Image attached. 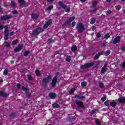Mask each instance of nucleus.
<instances>
[{
  "instance_id": "12",
  "label": "nucleus",
  "mask_w": 125,
  "mask_h": 125,
  "mask_svg": "<svg viewBox=\"0 0 125 125\" xmlns=\"http://www.w3.org/2000/svg\"><path fill=\"white\" fill-rule=\"evenodd\" d=\"M121 41V36H119L116 37L113 41V43L114 44H116L117 43H119Z\"/></svg>"
},
{
  "instance_id": "60",
  "label": "nucleus",
  "mask_w": 125,
  "mask_h": 125,
  "mask_svg": "<svg viewBox=\"0 0 125 125\" xmlns=\"http://www.w3.org/2000/svg\"><path fill=\"white\" fill-rule=\"evenodd\" d=\"M107 66H108V62H105L103 67L107 68Z\"/></svg>"
},
{
  "instance_id": "26",
  "label": "nucleus",
  "mask_w": 125,
  "mask_h": 125,
  "mask_svg": "<svg viewBox=\"0 0 125 125\" xmlns=\"http://www.w3.org/2000/svg\"><path fill=\"white\" fill-rule=\"evenodd\" d=\"M19 3H20L21 5L23 6L24 4H26V1L24 0H19Z\"/></svg>"
},
{
  "instance_id": "42",
  "label": "nucleus",
  "mask_w": 125,
  "mask_h": 125,
  "mask_svg": "<svg viewBox=\"0 0 125 125\" xmlns=\"http://www.w3.org/2000/svg\"><path fill=\"white\" fill-rule=\"evenodd\" d=\"M53 9V5H50L47 8V10H48V11H50V10H51V9Z\"/></svg>"
},
{
  "instance_id": "19",
  "label": "nucleus",
  "mask_w": 125,
  "mask_h": 125,
  "mask_svg": "<svg viewBox=\"0 0 125 125\" xmlns=\"http://www.w3.org/2000/svg\"><path fill=\"white\" fill-rule=\"evenodd\" d=\"M16 112H12L10 114L9 117L10 119H14L16 117Z\"/></svg>"
},
{
  "instance_id": "4",
  "label": "nucleus",
  "mask_w": 125,
  "mask_h": 125,
  "mask_svg": "<svg viewBox=\"0 0 125 125\" xmlns=\"http://www.w3.org/2000/svg\"><path fill=\"white\" fill-rule=\"evenodd\" d=\"M5 30L4 31V40L7 41L8 37H9V30H8V25H5L4 27Z\"/></svg>"
},
{
  "instance_id": "56",
  "label": "nucleus",
  "mask_w": 125,
  "mask_h": 125,
  "mask_svg": "<svg viewBox=\"0 0 125 125\" xmlns=\"http://www.w3.org/2000/svg\"><path fill=\"white\" fill-rule=\"evenodd\" d=\"M3 28H4V26H3V25L1 24V23L0 22V30L3 29Z\"/></svg>"
},
{
  "instance_id": "39",
  "label": "nucleus",
  "mask_w": 125,
  "mask_h": 125,
  "mask_svg": "<svg viewBox=\"0 0 125 125\" xmlns=\"http://www.w3.org/2000/svg\"><path fill=\"white\" fill-rule=\"evenodd\" d=\"M4 43L6 47H10V43H9L8 42L6 41L4 42Z\"/></svg>"
},
{
  "instance_id": "52",
  "label": "nucleus",
  "mask_w": 125,
  "mask_h": 125,
  "mask_svg": "<svg viewBox=\"0 0 125 125\" xmlns=\"http://www.w3.org/2000/svg\"><path fill=\"white\" fill-rule=\"evenodd\" d=\"M17 88H18V89H20V88H21V84H20V83H18L17 84Z\"/></svg>"
},
{
  "instance_id": "51",
  "label": "nucleus",
  "mask_w": 125,
  "mask_h": 125,
  "mask_svg": "<svg viewBox=\"0 0 125 125\" xmlns=\"http://www.w3.org/2000/svg\"><path fill=\"white\" fill-rule=\"evenodd\" d=\"M48 25L45 23L44 25L43 26V29H47V28H48Z\"/></svg>"
},
{
  "instance_id": "45",
  "label": "nucleus",
  "mask_w": 125,
  "mask_h": 125,
  "mask_svg": "<svg viewBox=\"0 0 125 125\" xmlns=\"http://www.w3.org/2000/svg\"><path fill=\"white\" fill-rule=\"evenodd\" d=\"M81 85L83 87H84V86H86L87 85V83L86 82H82L81 83Z\"/></svg>"
},
{
  "instance_id": "48",
  "label": "nucleus",
  "mask_w": 125,
  "mask_h": 125,
  "mask_svg": "<svg viewBox=\"0 0 125 125\" xmlns=\"http://www.w3.org/2000/svg\"><path fill=\"white\" fill-rule=\"evenodd\" d=\"M109 38H110V35L109 34H106L104 35V39H105L106 40H108Z\"/></svg>"
},
{
  "instance_id": "28",
  "label": "nucleus",
  "mask_w": 125,
  "mask_h": 125,
  "mask_svg": "<svg viewBox=\"0 0 125 125\" xmlns=\"http://www.w3.org/2000/svg\"><path fill=\"white\" fill-rule=\"evenodd\" d=\"M106 99H107V96L106 95H104V96L101 98V100L102 102H105V101H106Z\"/></svg>"
},
{
  "instance_id": "54",
  "label": "nucleus",
  "mask_w": 125,
  "mask_h": 125,
  "mask_svg": "<svg viewBox=\"0 0 125 125\" xmlns=\"http://www.w3.org/2000/svg\"><path fill=\"white\" fill-rule=\"evenodd\" d=\"M12 13H13V14H18V11H17V10H14L12 11Z\"/></svg>"
},
{
  "instance_id": "6",
  "label": "nucleus",
  "mask_w": 125,
  "mask_h": 125,
  "mask_svg": "<svg viewBox=\"0 0 125 125\" xmlns=\"http://www.w3.org/2000/svg\"><path fill=\"white\" fill-rule=\"evenodd\" d=\"M94 65V62H92L91 63H85L84 65H81L80 69L81 70H84V69H87L88 68H90L92 67Z\"/></svg>"
},
{
  "instance_id": "30",
  "label": "nucleus",
  "mask_w": 125,
  "mask_h": 125,
  "mask_svg": "<svg viewBox=\"0 0 125 125\" xmlns=\"http://www.w3.org/2000/svg\"><path fill=\"white\" fill-rule=\"evenodd\" d=\"M11 7H12V8H13V7H16L17 5H16V3L15 2V1H11Z\"/></svg>"
},
{
  "instance_id": "24",
  "label": "nucleus",
  "mask_w": 125,
  "mask_h": 125,
  "mask_svg": "<svg viewBox=\"0 0 125 125\" xmlns=\"http://www.w3.org/2000/svg\"><path fill=\"white\" fill-rule=\"evenodd\" d=\"M21 89L23 91H25V92L29 91V88L24 86H21Z\"/></svg>"
},
{
  "instance_id": "17",
  "label": "nucleus",
  "mask_w": 125,
  "mask_h": 125,
  "mask_svg": "<svg viewBox=\"0 0 125 125\" xmlns=\"http://www.w3.org/2000/svg\"><path fill=\"white\" fill-rule=\"evenodd\" d=\"M74 97L76 99H79V100H81L82 99H84V98H85V96H79V95L78 94L75 95Z\"/></svg>"
},
{
  "instance_id": "18",
  "label": "nucleus",
  "mask_w": 125,
  "mask_h": 125,
  "mask_svg": "<svg viewBox=\"0 0 125 125\" xmlns=\"http://www.w3.org/2000/svg\"><path fill=\"white\" fill-rule=\"evenodd\" d=\"M31 16L32 19H38V18H39V17L40 16L38 14H37L36 13H32L31 15Z\"/></svg>"
},
{
  "instance_id": "8",
  "label": "nucleus",
  "mask_w": 125,
  "mask_h": 125,
  "mask_svg": "<svg viewBox=\"0 0 125 125\" xmlns=\"http://www.w3.org/2000/svg\"><path fill=\"white\" fill-rule=\"evenodd\" d=\"M96 4H97V1H94L93 2V5L92 6V8H94L91 10V12H96L98 9L96 7Z\"/></svg>"
},
{
  "instance_id": "25",
  "label": "nucleus",
  "mask_w": 125,
  "mask_h": 125,
  "mask_svg": "<svg viewBox=\"0 0 125 125\" xmlns=\"http://www.w3.org/2000/svg\"><path fill=\"white\" fill-rule=\"evenodd\" d=\"M52 107L54 108V109H56V108H59L60 105H59L58 104L54 103L52 104Z\"/></svg>"
},
{
  "instance_id": "36",
  "label": "nucleus",
  "mask_w": 125,
  "mask_h": 125,
  "mask_svg": "<svg viewBox=\"0 0 125 125\" xmlns=\"http://www.w3.org/2000/svg\"><path fill=\"white\" fill-rule=\"evenodd\" d=\"M115 9H116V10H118L119 11V10H121V8H122V6L121 5H118L115 6Z\"/></svg>"
},
{
  "instance_id": "21",
  "label": "nucleus",
  "mask_w": 125,
  "mask_h": 125,
  "mask_svg": "<svg viewBox=\"0 0 125 125\" xmlns=\"http://www.w3.org/2000/svg\"><path fill=\"white\" fill-rule=\"evenodd\" d=\"M76 120L75 116H71L68 118V122H74Z\"/></svg>"
},
{
  "instance_id": "53",
  "label": "nucleus",
  "mask_w": 125,
  "mask_h": 125,
  "mask_svg": "<svg viewBox=\"0 0 125 125\" xmlns=\"http://www.w3.org/2000/svg\"><path fill=\"white\" fill-rule=\"evenodd\" d=\"M70 11H71V8H70V7H68L65 10V12H67L68 13H69V12H70Z\"/></svg>"
},
{
  "instance_id": "23",
  "label": "nucleus",
  "mask_w": 125,
  "mask_h": 125,
  "mask_svg": "<svg viewBox=\"0 0 125 125\" xmlns=\"http://www.w3.org/2000/svg\"><path fill=\"white\" fill-rule=\"evenodd\" d=\"M71 50L72 52H76L77 50H78V47H77V46L74 45L71 47Z\"/></svg>"
},
{
  "instance_id": "57",
  "label": "nucleus",
  "mask_w": 125,
  "mask_h": 125,
  "mask_svg": "<svg viewBox=\"0 0 125 125\" xmlns=\"http://www.w3.org/2000/svg\"><path fill=\"white\" fill-rule=\"evenodd\" d=\"M76 25V22L75 21H73L72 24H71V26L74 28L75 27V25Z\"/></svg>"
},
{
  "instance_id": "44",
  "label": "nucleus",
  "mask_w": 125,
  "mask_h": 125,
  "mask_svg": "<svg viewBox=\"0 0 125 125\" xmlns=\"http://www.w3.org/2000/svg\"><path fill=\"white\" fill-rule=\"evenodd\" d=\"M27 79L29 81H33V77L31 75H27Z\"/></svg>"
},
{
  "instance_id": "40",
  "label": "nucleus",
  "mask_w": 125,
  "mask_h": 125,
  "mask_svg": "<svg viewBox=\"0 0 125 125\" xmlns=\"http://www.w3.org/2000/svg\"><path fill=\"white\" fill-rule=\"evenodd\" d=\"M46 23H47L49 26V25H50L51 24H52V19L49 20L48 21H46Z\"/></svg>"
},
{
  "instance_id": "7",
  "label": "nucleus",
  "mask_w": 125,
  "mask_h": 125,
  "mask_svg": "<svg viewBox=\"0 0 125 125\" xmlns=\"http://www.w3.org/2000/svg\"><path fill=\"white\" fill-rule=\"evenodd\" d=\"M11 18H12L11 15H6L5 16H1L0 19L2 21H6V20H9V19H11Z\"/></svg>"
},
{
  "instance_id": "2",
  "label": "nucleus",
  "mask_w": 125,
  "mask_h": 125,
  "mask_svg": "<svg viewBox=\"0 0 125 125\" xmlns=\"http://www.w3.org/2000/svg\"><path fill=\"white\" fill-rule=\"evenodd\" d=\"M75 105H77V107L75 105H72V108L75 110H78V108H84V105L82 101L76 100L75 103Z\"/></svg>"
},
{
  "instance_id": "47",
  "label": "nucleus",
  "mask_w": 125,
  "mask_h": 125,
  "mask_svg": "<svg viewBox=\"0 0 125 125\" xmlns=\"http://www.w3.org/2000/svg\"><path fill=\"white\" fill-rule=\"evenodd\" d=\"M35 74L37 76H40V74H41V72H40V70L37 69L35 70Z\"/></svg>"
},
{
  "instance_id": "61",
  "label": "nucleus",
  "mask_w": 125,
  "mask_h": 125,
  "mask_svg": "<svg viewBox=\"0 0 125 125\" xmlns=\"http://www.w3.org/2000/svg\"><path fill=\"white\" fill-rule=\"evenodd\" d=\"M47 1L48 2H51V3H52L54 1V0H47Z\"/></svg>"
},
{
  "instance_id": "37",
  "label": "nucleus",
  "mask_w": 125,
  "mask_h": 125,
  "mask_svg": "<svg viewBox=\"0 0 125 125\" xmlns=\"http://www.w3.org/2000/svg\"><path fill=\"white\" fill-rule=\"evenodd\" d=\"M107 70V68H105V67H102L101 71V73L102 74H104V73H105L106 72Z\"/></svg>"
},
{
  "instance_id": "46",
  "label": "nucleus",
  "mask_w": 125,
  "mask_h": 125,
  "mask_svg": "<svg viewBox=\"0 0 125 125\" xmlns=\"http://www.w3.org/2000/svg\"><path fill=\"white\" fill-rule=\"evenodd\" d=\"M97 110V109L94 108L91 112V115H93L94 114H95V113H96V111Z\"/></svg>"
},
{
  "instance_id": "38",
  "label": "nucleus",
  "mask_w": 125,
  "mask_h": 125,
  "mask_svg": "<svg viewBox=\"0 0 125 125\" xmlns=\"http://www.w3.org/2000/svg\"><path fill=\"white\" fill-rule=\"evenodd\" d=\"M70 24L67 21H66V22H65L62 25V28H65L66 26H67L68 24Z\"/></svg>"
},
{
  "instance_id": "11",
  "label": "nucleus",
  "mask_w": 125,
  "mask_h": 125,
  "mask_svg": "<svg viewBox=\"0 0 125 125\" xmlns=\"http://www.w3.org/2000/svg\"><path fill=\"white\" fill-rule=\"evenodd\" d=\"M9 96V94L6 93L5 92L3 91H0V97H4V98H6V97H8Z\"/></svg>"
},
{
  "instance_id": "31",
  "label": "nucleus",
  "mask_w": 125,
  "mask_h": 125,
  "mask_svg": "<svg viewBox=\"0 0 125 125\" xmlns=\"http://www.w3.org/2000/svg\"><path fill=\"white\" fill-rule=\"evenodd\" d=\"M95 21H96V20L95 18H92L90 19V23L91 25H93V24H94V23H95Z\"/></svg>"
},
{
  "instance_id": "59",
  "label": "nucleus",
  "mask_w": 125,
  "mask_h": 125,
  "mask_svg": "<svg viewBox=\"0 0 125 125\" xmlns=\"http://www.w3.org/2000/svg\"><path fill=\"white\" fill-rule=\"evenodd\" d=\"M107 15H110V14H112V11L111 10H108L107 11Z\"/></svg>"
},
{
  "instance_id": "15",
  "label": "nucleus",
  "mask_w": 125,
  "mask_h": 125,
  "mask_svg": "<svg viewBox=\"0 0 125 125\" xmlns=\"http://www.w3.org/2000/svg\"><path fill=\"white\" fill-rule=\"evenodd\" d=\"M59 5H60V6L62 7L63 9H67V5L64 4V3H63V2H62V1H59Z\"/></svg>"
},
{
  "instance_id": "22",
  "label": "nucleus",
  "mask_w": 125,
  "mask_h": 125,
  "mask_svg": "<svg viewBox=\"0 0 125 125\" xmlns=\"http://www.w3.org/2000/svg\"><path fill=\"white\" fill-rule=\"evenodd\" d=\"M25 94L28 99H31V97H32V95L31 94V93L29 92V91H28L27 92H25Z\"/></svg>"
},
{
  "instance_id": "62",
  "label": "nucleus",
  "mask_w": 125,
  "mask_h": 125,
  "mask_svg": "<svg viewBox=\"0 0 125 125\" xmlns=\"http://www.w3.org/2000/svg\"><path fill=\"white\" fill-rule=\"evenodd\" d=\"M122 51H125V46H123L121 48Z\"/></svg>"
},
{
  "instance_id": "63",
  "label": "nucleus",
  "mask_w": 125,
  "mask_h": 125,
  "mask_svg": "<svg viewBox=\"0 0 125 125\" xmlns=\"http://www.w3.org/2000/svg\"><path fill=\"white\" fill-rule=\"evenodd\" d=\"M118 85H119V86H123V84L121 83H118Z\"/></svg>"
},
{
  "instance_id": "34",
  "label": "nucleus",
  "mask_w": 125,
  "mask_h": 125,
  "mask_svg": "<svg viewBox=\"0 0 125 125\" xmlns=\"http://www.w3.org/2000/svg\"><path fill=\"white\" fill-rule=\"evenodd\" d=\"M111 54V51L110 50H107L105 53L104 55L105 56H108Z\"/></svg>"
},
{
  "instance_id": "16",
  "label": "nucleus",
  "mask_w": 125,
  "mask_h": 125,
  "mask_svg": "<svg viewBox=\"0 0 125 125\" xmlns=\"http://www.w3.org/2000/svg\"><path fill=\"white\" fill-rule=\"evenodd\" d=\"M118 101L119 103L121 104H125V97H123V98H119L118 99Z\"/></svg>"
},
{
  "instance_id": "9",
  "label": "nucleus",
  "mask_w": 125,
  "mask_h": 125,
  "mask_svg": "<svg viewBox=\"0 0 125 125\" xmlns=\"http://www.w3.org/2000/svg\"><path fill=\"white\" fill-rule=\"evenodd\" d=\"M23 44H20L18 46L14 49V52H19V51H21L22 50V48H23Z\"/></svg>"
},
{
  "instance_id": "49",
  "label": "nucleus",
  "mask_w": 125,
  "mask_h": 125,
  "mask_svg": "<svg viewBox=\"0 0 125 125\" xmlns=\"http://www.w3.org/2000/svg\"><path fill=\"white\" fill-rule=\"evenodd\" d=\"M99 87H101V88H103L104 87V83H100L99 84Z\"/></svg>"
},
{
  "instance_id": "41",
  "label": "nucleus",
  "mask_w": 125,
  "mask_h": 125,
  "mask_svg": "<svg viewBox=\"0 0 125 125\" xmlns=\"http://www.w3.org/2000/svg\"><path fill=\"white\" fill-rule=\"evenodd\" d=\"M65 59L67 62H71V56L66 57Z\"/></svg>"
},
{
  "instance_id": "35",
  "label": "nucleus",
  "mask_w": 125,
  "mask_h": 125,
  "mask_svg": "<svg viewBox=\"0 0 125 125\" xmlns=\"http://www.w3.org/2000/svg\"><path fill=\"white\" fill-rule=\"evenodd\" d=\"M95 124L96 125H101V121L99 119L95 120Z\"/></svg>"
},
{
  "instance_id": "27",
  "label": "nucleus",
  "mask_w": 125,
  "mask_h": 125,
  "mask_svg": "<svg viewBox=\"0 0 125 125\" xmlns=\"http://www.w3.org/2000/svg\"><path fill=\"white\" fill-rule=\"evenodd\" d=\"M74 20H75V17H71L68 19V20L67 21H68L69 23L70 24V23H71V22H72V21H74Z\"/></svg>"
},
{
  "instance_id": "3",
  "label": "nucleus",
  "mask_w": 125,
  "mask_h": 125,
  "mask_svg": "<svg viewBox=\"0 0 125 125\" xmlns=\"http://www.w3.org/2000/svg\"><path fill=\"white\" fill-rule=\"evenodd\" d=\"M76 29L78 30V32L80 34L83 33L84 31V25L82 22H79L76 26Z\"/></svg>"
},
{
  "instance_id": "33",
  "label": "nucleus",
  "mask_w": 125,
  "mask_h": 125,
  "mask_svg": "<svg viewBox=\"0 0 125 125\" xmlns=\"http://www.w3.org/2000/svg\"><path fill=\"white\" fill-rule=\"evenodd\" d=\"M17 43H18V39L15 40L12 42V45H15L16 44H17Z\"/></svg>"
},
{
  "instance_id": "64",
  "label": "nucleus",
  "mask_w": 125,
  "mask_h": 125,
  "mask_svg": "<svg viewBox=\"0 0 125 125\" xmlns=\"http://www.w3.org/2000/svg\"><path fill=\"white\" fill-rule=\"evenodd\" d=\"M55 15H56V16H59V13L57 12L55 14Z\"/></svg>"
},
{
  "instance_id": "29",
  "label": "nucleus",
  "mask_w": 125,
  "mask_h": 125,
  "mask_svg": "<svg viewBox=\"0 0 125 125\" xmlns=\"http://www.w3.org/2000/svg\"><path fill=\"white\" fill-rule=\"evenodd\" d=\"M9 72V71L8 70V69H5L3 71V75L4 76H6L7 75H8V72Z\"/></svg>"
},
{
  "instance_id": "20",
  "label": "nucleus",
  "mask_w": 125,
  "mask_h": 125,
  "mask_svg": "<svg viewBox=\"0 0 125 125\" xmlns=\"http://www.w3.org/2000/svg\"><path fill=\"white\" fill-rule=\"evenodd\" d=\"M109 105L112 107H116L117 106V103L115 101H112L109 103Z\"/></svg>"
},
{
  "instance_id": "5",
  "label": "nucleus",
  "mask_w": 125,
  "mask_h": 125,
  "mask_svg": "<svg viewBox=\"0 0 125 125\" xmlns=\"http://www.w3.org/2000/svg\"><path fill=\"white\" fill-rule=\"evenodd\" d=\"M60 75V73L59 72H56V75L54 77L53 80H52V83H51V87H54L55 85H56V83H57V77Z\"/></svg>"
},
{
  "instance_id": "50",
  "label": "nucleus",
  "mask_w": 125,
  "mask_h": 125,
  "mask_svg": "<svg viewBox=\"0 0 125 125\" xmlns=\"http://www.w3.org/2000/svg\"><path fill=\"white\" fill-rule=\"evenodd\" d=\"M47 43H48V44H50V43H51V42H52V39L50 38L47 41Z\"/></svg>"
},
{
  "instance_id": "58",
  "label": "nucleus",
  "mask_w": 125,
  "mask_h": 125,
  "mask_svg": "<svg viewBox=\"0 0 125 125\" xmlns=\"http://www.w3.org/2000/svg\"><path fill=\"white\" fill-rule=\"evenodd\" d=\"M97 38H98V39H99V38H101V34H100V33H98L97 34Z\"/></svg>"
},
{
  "instance_id": "13",
  "label": "nucleus",
  "mask_w": 125,
  "mask_h": 125,
  "mask_svg": "<svg viewBox=\"0 0 125 125\" xmlns=\"http://www.w3.org/2000/svg\"><path fill=\"white\" fill-rule=\"evenodd\" d=\"M101 55H104L103 52L98 53L97 54H96L94 57V60H97V59H99Z\"/></svg>"
},
{
  "instance_id": "10",
  "label": "nucleus",
  "mask_w": 125,
  "mask_h": 125,
  "mask_svg": "<svg viewBox=\"0 0 125 125\" xmlns=\"http://www.w3.org/2000/svg\"><path fill=\"white\" fill-rule=\"evenodd\" d=\"M51 80V75H49L47 77L43 78L42 79V82L44 83H49V80Z\"/></svg>"
},
{
  "instance_id": "1",
  "label": "nucleus",
  "mask_w": 125,
  "mask_h": 125,
  "mask_svg": "<svg viewBox=\"0 0 125 125\" xmlns=\"http://www.w3.org/2000/svg\"><path fill=\"white\" fill-rule=\"evenodd\" d=\"M44 31V29L42 27H37L34 31H32V33L31 34V37H37L40 34H42L43 32Z\"/></svg>"
},
{
  "instance_id": "43",
  "label": "nucleus",
  "mask_w": 125,
  "mask_h": 125,
  "mask_svg": "<svg viewBox=\"0 0 125 125\" xmlns=\"http://www.w3.org/2000/svg\"><path fill=\"white\" fill-rule=\"evenodd\" d=\"M29 54H30V51H25L24 54V56H25V57L28 56V55H29Z\"/></svg>"
},
{
  "instance_id": "14",
  "label": "nucleus",
  "mask_w": 125,
  "mask_h": 125,
  "mask_svg": "<svg viewBox=\"0 0 125 125\" xmlns=\"http://www.w3.org/2000/svg\"><path fill=\"white\" fill-rule=\"evenodd\" d=\"M56 94L55 93H50L49 94V97L51 98V99H55L56 98Z\"/></svg>"
},
{
  "instance_id": "32",
  "label": "nucleus",
  "mask_w": 125,
  "mask_h": 125,
  "mask_svg": "<svg viewBox=\"0 0 125 125\" xmlns=\"http://www.w3.org/2000/svg\"><path fill=\"white\" fill-rule=\"evenodd\" d=\"M75 91H76V89L75 88H71L68 92V93H69V94H73V93H74L75 92Z\"/></svg>"
},
{
  "instance_id": "55",
  "label": "nucleus",
  "mask_w": 125,
  "mask_h": 125,
  "mask_svg": "<svg viewBox=\"0 0 125 125\" xmlns=\"http://www.w3.org/2000/svg\"><path fill=\"white\" fill-rule=\"evenodd\" d=\"M104 105H105L107 106H109V101H106L104 102Z\"/></svg>"
}]
</instances>
